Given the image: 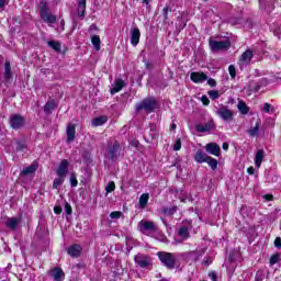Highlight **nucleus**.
Segmentation results:
<instances>
[{"instance_id":"13","label":"nucleus","mask_w":281,"mask_h":281,"mask_svg":"<svg viewBox=\"0 0 281 281\" xmlns=\"http://www.w3.org/2000/svg\"><path fill=\"white\" fill-rule=\"evenodd\" d=\"M140 36L142 33L139 32V29L135 27L131 31V44L133 47H137V45H139Z\"/></svg>"},{"instance_id":"32","label":"nucleus","mask_w":281,"mask_h":281,"mask_svg":"<svg viewBox=\"0 0 281 281\" xmlns=\"http://www.w3.org/2000/svg\"><path fill=\"white\" fill-rule=\"evenodd\" d=\"M15 150L16 153H25V150H27V145L21 140H18L15 143Z\"/></svg>"},{"instance_id":"1","label":"nucleus","mask_w":281,"mask_h":281,"mask_svg":"<svg viewBox=\"0 0 281 281\" xmlns=\"http://www.w3.org/2000/svg\"><path fill=\"white\" fill-rule=\"evenodd\" d=\"M137 229L140 234H146L148 236L149 234H157V232H159V226L153 221L142 220L138 223Z\"/></svg>"},{"instance_id":"54","label":"nucleus","mask_w":281,"mask_h":281,"mask_svg":"<svg viewBox=\"0 0 281 281\" xmlns=\"http://www.w3.org/2000/svg\"><path fill=\"white\" fill-rule=\"evenodd\" d=\"M65 210H66V214H71V212H72L71 205H69V203H66Z\"/></svg>"},{"instance_id":"30","label":"nucleus","mask_w":281,"mask_h":281,"mask_svg":"<svg viewBox=\"0 0 281 281\" xmlns=\"http://www.w3.org/2000/svg\"><path fill=\"white\" fill-rule=\"evenodd\" d=\"M36 172V165H31L22 170L23 177H27V175H34Z\"/></svg>"},{"instance_id":"41","label":"nucleus","mask_w":281,"mask_h":281,"mask_svg":"<svg viewBox=\"0 0 281 281\" xmlns=\"http://www.w3.org/2000/svg\"><path fill=\"white\" fill-rule=\"evenodd\" d=\"M207 93L211 100H218V98L221 97V94L218 93V90H210Z\"/></svg>"},{"instance_id":"34","label":"nucleus","mask_w":281,"mask_h":281,"mask_svg":"<svg viewBox=\"0 0 281 281\" xmlns=\"http://www.w3.org/2000/svg\"><path fill=\"white\" fill-rule=\"evenodd\" d=\"M85 12H87V4H78L77 14L79 19H85Z\"/></svg>"},{"instance_id":"57","label":"nucleus","mask_w":281,"mask_h":281,"mask_svg":"<svg viewBox=\"0 0 281 281\" xmlns=\"http://www.w3.org/2000/svg\"><path fill=\"white\" fill-rule=\"evenodd\" d=\"M209 277H210V279H211L212 281H216V280H217V277H216L215 272L209 273Z\"/></svg>"},{"instance_id":"35","label":"nucleus","mask_w":281,"mask_h":281,"mask_svg":"<svg viewBox=\"0 0 281 281\" xmlns=\"http://www.w3.org/2000/svg\"><path fill=\"white\" fill-rule=\"evenodd\" d=\"M91 43L97 52H100V36L93 35L91 37Z\"/></svg>"},{"instance_id":"36","label":"nucleus","mask_w":281,"mask_h":281,"mask_svg":"<svg viewBox=\"0 0 281 281\" xmlns=\"http://www.w3.org/2000/svg\"><path fill=\"white\" fill-rule=\"evenodd\" d=\"M44 12H49V7L47 5V0H42L40 2V14H43Z\"/></svg>"},{"instance_id":"39","label":"nucleus","mask_w":281,"mask_h":281,"mask_svg":"<svg viewBox=\"0 0 281 281\" xmlns=\"http://www.w3.org/2000/svg\"><path fill=\"white\" fill-rule=\"evenodd\" d=\"M177 213V206L173 207H162V214L167 216H172V214Z\"/></svg>"},{"instance_id":"51","label":"nucleus","mask_w":281,"mask_h":281,"mask_svg":"<svg viewBox=\"0 0 281 281\" xmlns=\"http://www.w3.org/2000/svg\"><path fill=\"white\" fill-rule=\"evenodd\" d=\"M274 247H277L278 249H281V238L280 237H277L274 239Z\"/></svg>"},{"instance_id":"58","label":"nucleus","mask_w":281,"mask_h":281,"mask_svg":"<svg viewBox=\"0 0 281 281\" xmlns=\"http://www.w3.org/2000/svg\"><path fill=\"white\" fill-rule=\"evenodd\" d=\"M211 263H212V258L210 257L203 261V265H205V267H210Z\"/></svg>"},{"instance_id":"60","label":"nucleus","mask_w":281,"mask_h":281,"mask_svg":"<svg viewBox=\"0 0 281 281\" xmlns=\"http://www.w3.org/2000/svg\"><path fill=\"white\" fill-rule=\"evenodd\" d=\"M247 172H248V175H254L256 172V169H254V167H249L247 169Z\"/></svg>"},{"instance_id":"7","label":"nucleus","mask_w":281,"mask_h":281,"mask_svg":"<svg viewBox=\"0 0 281 281\" xmlns=\"http://www.w3.org/2000/svg\"><path fill=\"white\" fill-rule=\"evenodd\" d=\"M9 124L11 128L19 131L25 126V119L21 114H13L10 116Z\"/></svg>"},{"instance_id":"53","label":"nucleus","mask_w":281,"mask_h":281,"mask_svg":"<svg viewBox=\"0 0 281 281\" xmlns=\"http://www.w3.org/2000/svg\"><path fill=\"white\" fill-rule=\"evenodd\" d=\"M207 85L210 87H216V80H214L213 78H210V79H207Z\"/></svg>"},{"instance_id":"17","label":"nucleus","mask_w":281,"mask_h":281,"mask_svg":"<svg viewBox=\"0 0 281 281\" xmlns=\"http://www.w3.org/2000/svg\"><path fill=\"white\" fill-rule=\"evenodd\" d=\"M66 135H67L68 144L74 142V139H76V125L68 124L67 130H66Z\"/></svg>"},{"instance_id":"29","label":"nucleus","mask_w":281,"mask_h":281,"mask_svg":"<svg viewBox=\"0 0 281 281\" xmlns=\"http://www.w3.org/2000/svg\"><path fill=\"white\" fill-rule=\"evenodd\" d=\"M108 120L106 116H99L92 121V126H102L103 124H106Z\"/></svg>"},{"instance_id":"59","label":"nucleus","mask_w":281,"mask_h":281,"mask_svg":"<svg viewBox=\"0 0 281 281\" xmlns=\"http://www.w3.org/2000/svg\"><path fill=\"white\" fill-rule=\"evenodd\" d=\"M54 212L55 214H60L63 212V209L60 206H55Z\"/></svg>"},{"instance_id":"43","label":"nucleus","mask_w":281,"mask_h":281,"mask_svg":"<svg viewBox=\"0 0 281 281\" xmlns=\"http://www.w3.org/2000/svg\"><path fill=\"white\" fill-rule=\"evenodd\" d=\"M280 262V255H272L270 258V266L278 265Z\"/></svg>"},{"instance_id":"4","label":"nucleus","mask_w":281,"mask_h":281,"mask_svg":"<svg viewBox=\"0 0 281 281\" xmlns=\"http://www.w3.org/2000/svg\"><path fill=\"white\" fill-rule=\"evenodd\" d=\"M215 113L221 120H224V122H232V120H234V112L229 110L227 105H221Z\"/></svg>"},{"instance_id":"26","label":"nucleus","mask_w":281,"mask_h":281,"mask_svg":"<svg viewBox=\"0 0 281 281\" xmlns=\"http://www.w3.org/2000/svg\"><path fill=\"white\" fill-rule=\"evenodd\" d=\"M237 109L241 113V115H247V113H249V106H247V103H245V101H239L237 104Z\"/></svg>"},{"instance_id":"55","label":"nucleus","mask_w":281,"mask_h":281,"mask_svg":"<svg viewBox=\"0 0 281 281\" xmlns=\"http://www.w3.org/2000/svg\"><path fill=\"white\" fill-rule=\"evenodd\" d=\"M263 111H266V113H269V111H271V104L265 103L263 104Z\"/></svg>"},{"instance_id":"44","label":"nucleus","mask_w":281,"mask_h":281,"mask_svg":"<svg viewBox=\"0 0 281 281\" xmlns=\"http://www.w3.org/2000/svg\"><path fill=\"white\" fill-rule=\"evenodd\" d=\"M261 87H262V83H260V82H252L250 85L251 91H255V92H258V90L261 89Z\"/></svg>"},{"instance_id":"22","label":"nucleus","mask_w":281,"mask_h":281,"mask_svg":"<svg viewBox=\"0 0 281 281\" xmlns=\"http://www.w3.org/2000/svg\"><path fill=\"white\" fill-rule=\"evenodd\" d=\"M262 159H265V150L259 149V150H257L256 156H255L256 168H260V166H262Z\"/></svg>"},{"instance_id":"12","label":"nucleus","mask_w":281,"mask_h":281,"mask_svg":"<svg viewBox=\"0 0 281 281\" xmlns=\"http://www.w3.org/2000/svg\"><path fill=\"white\" fill-rule=\"evenodd\" d=\"M205 150L206 153H209L210 155H214L215 157L221 156V147L216 143L206 144Z\"/></svg>"},{"instance_id":"50","label":"nucleus","mask_w":281,"mask_h":281,"mask_svg":"<svg viewBox=\"0 0 281 281\" xmlns=\"http://www.w3.org/2000/svg\"><path fill=\"white\" fill-rule=\"evenodd\" d=\"M201 102L204 104V106H207L210 104V99H207V95H202Z\"/></svg>"},{"instance_id":"15","label":"nucleus","mask_w":281,"mask_h":281,"mask_svg":"<svg viewBox=\"0 0 281 281\" xmlns=\"http://www.w3.org/2000/svg\"><path fill=\"white\" fill-rule=\"evenodd\" d=\"M40 15L44 23H56V15L52 14V11H45L44 13H40Z\"/></svg>"},{"instance_id":"33","label":"nucleus","mask_w":281,"mask_h":281,"mask_svg":"<svg viewBox=\"0 0 281 281\" xmlns=\"http://www.w3.org/2000/svg\"><path fill=\"white\" fill-rule=\"evenodd\" d=\"M148 199H149V195L148 193H143L139 198V206L142 209L146 207V205H148Z\"/></svg>"},{"instance_id":"40","label":"nucleus","mask_w":281,"mask_h":281,"mask_svg":"<svg viewBox=\"0 0 281 281\" xmlns=\"http://www.w3.org/2000/svg\"><path fill=\"white\" fill-rule=\"evenodd\" d=\"M48 47H52L55 52H60V43L55 41H48Z\"/></svg>"},{"instance_id":"3","label":"nucleus","mask_w":281,"mask_h":281,"mask_svg":"<svg viewBox=\"0 0 281 281\" xmlns=\"http://www.w3.org/2000/svg\"><path fill=\"white\" fill-rule=\"evenodd\" d=\"M134 262L140 269H148L153 265L150 257L148 255L138 254L134 257Z\"/></svg>"},{"instance_id":"27","label":"nucleus","mask_w":281,"mask_h":281,"mask_svg":"<svg viewBox=\"0 0 281 281\" xmlns=\"http://www.w3.org/2000/svg\"><path fill=\"white\" fill-rule=\"evenodd\" d=\"M12 78V67L10 66V61L4 63V79L10 80Z\"/></svg>"},{"instance_id":"18","label":"nucleus","mask_w":281,"mask_h":281,"mask_svg":"<svg viewBox=\"0 0 281 281\" xmlns=\"http://www.w3.org/2000/svg\"><path fill=\"white\" fill-rule=\"evenodd\" d=\"M19 223H21V218L19 217H9L7 218V222H5V226L9 228V229H16V227H19Z\"/></svg>"},{"instance_id":"11","label":"nucleus","mask_w":281,"mask_h":281,"mask_svg":"<svg viewBox=\"0 0 281 281\" xmlns=\"http://www.w3.org/2000/svg\"><path fill=\"white\" fill-rule=\"evenodd\" d=\"M56 172L59 177H67V172H69V160H61Z\"/></svg>"},{"instance_id":"10","label":"nucleus","mask_w":281,"mask_h":281,"mask_svg":"<svg viewBox=\"0 0 281 281\" xmlns=\"http://www.w3.org/2000/svg\"><path fill=\"white\" fill-rule=\"evenodd\" d=\"M190 78L195 85H201V82L207 80V75L205 72L193 71L190 74Z\"/></svg>"},{"instance_id":"63","label":"nucleus","mask_w":281,"mask_h":281,"mask_svg":"<svg viewBox=\"0 0 281 281\" xmlns=\"http://www.w3.org/2000/svg\"><path fill=\"white\" fill-rule=\"evenodd\" d=\"M78 5H87V0H78Z\"/></svg>"},{"instance_id":"64","label":"nucleus","mask_w":281,"mask_h":281,"mask_svg":"<svg viewBox=\"0 0 281 281\" xmlns=\"http://www.w3.org/2000/svg\"><path fill=\"white\" fill-rule=\"evenodd\" d=\"M263 199H267V201H271L273 199V195L266 194Z\"/></svg>"},{"instance_id":"42","label":"nucleus","mask_w":281,"mask_h":281,"mask_svg":"<svg viewBox=\"0 0 281 281\" xmlns=\"http://www.w3.org/2000/svg\"><path fill=\"white\" fill-rule=\"evenodd\" d=\"M255 280H256V281H262V280H265V271H263V270H258V271L256 272Z\"/></svg>"},{"instance_id":"48","label":"nucleus","mask_w":281,"mask_h":281,"mask_svg":"<svg viewBox=\"0 0 281 281\" xmlns=\"http://www.w3.org/2000/svg\"><path fill=\"white\" fill-rule=\"evenodd\" d=\"M70 186L71 188H76L78 186V179H76L75 175L70 176Z\"/></svg>"},{"instance_id":"52","label":"nucleus","mask_w":281,"mask_h":281,"mask_svg":"<svg viewBox=\"0 0 281 281\" xmlns=\"http://www.w3.org/2000/svg\"><path fill=\"white\" fill-rule=\"evenodd\" d=\"M59 25H60V27L57 29V31L65 32V20H60Z\"/></svg>"},{"instance_id":"5","label":"nucleus","mask_w":281,"mask_h":281,"mask_svg":"<svg viewBox=\"0 0 281 281\" xmlns=\"http://www.w3.org/2000/svg\"><path fill=\"white\" fill-rule=\"evenodd\" d=\"M158 258L168 269H175V255L170 252H158Z\"/></svg>"},{"instance_id":"8","label":"nucleus","mask_w":281,"mask_h":281,"mask_svg":"<svg viewBox=\"0 0 281 281\" xmlns=\"http://www.w3.org/2000/svg\"><path fill=\"white\" fill-rule=\"evenodd\" d=\"M120 150H122V146L120 145V143H114L113 146L109 148V151H108L109 159H111L112 161H115V159L120 157Z\"/></svg>"},{"instance_id":"31","label":"nucleus","mask_w":281,"mask_h":281,"mask_svg":"<svg viewBox=\"0 0 281 281\" xmlns=\"http://www.w3.org/2000/svg\"><path fill=\"white\" fill-rule=\"evenodd\" d=\"M205 164H209V166L212 170H216V168H218V160H216L210 156H209V158H206Z\"/></svg>"},{"instance_id":"37","label":"nucleus","mask_w":281,"mask_h":281,"mask_svg":"<svg viewBox=\"0 0 281 281\" xmlns=\"http://www.w3.org/2000/svg\"><path fill=\"white\" fill-rule=\"evenodd\" d=\"M65 183V177H59V178H56L53 182V188L55 190H58V188H60V186Z\"/></svg>"},{"instance_id":"21","label":"nucleus","mask_w":281,"mask_h":281,"mask_svg":"<svg viewBox=\"0 0 281 281\" xmlns=\"http://www.w3.org/2000/svg\"><path fill=\"white\" fill-rule=\"evenodd\" d=\"M124 80L117 79L113 86V88L110 90V93L112 95H115V93H120L121 89H124Z\"/></svg>"},{"instance_id":"47","label":"nucleus","mask_w":281,"mask_h":281,"mask_svg":"<svg viewBox=\"0 0 281 281\" xmlns=\"http://www.w3.org/2000/svg\"><path fill=\"white\" fill-rule=\"evenodd\" d=\"M228 72H229V76H231V78H236V67H234V65H231L229 67H228Z\"/></svg>"},{"instance_id":"20","label":"nucleus","mask_w":281,"mask_h":281,"mask_svg":"<svg viewBox=\"0 0 281 281\" xmlns=\"http://www.w3.org/2000/svg\"><path fill=\"white\" fill-rule=\"evenodd\" d=\"M251 58H254V52H251V49H247L241 54L240 61L244 63V65H249V63H251Z\"/></svg>"},{"instance_id":"2","label":"nucleus","mask_w":281,"mask_h":281,"mask_svg":"<svg viewBox=\"0 0 281 281\" xmlns=\"http://www.w3.org/2000/svg\"><path fill=\"white\" fill-rule=\"evenodd\" d=\"M155 109H157V100L153 97L146 98L136 105V111H145V113H153Z\"/></svg>"},{"instance_id":"24","label":"nucleus","mask_w":281,"mask_h":281,"mask_svg":"<svg viewBox=\"0 0 281 281\" xmlns=\"http://www.w3.org/2000/svg\"><path fill=\"white\" fill-rule=\"evenodd\" d=\"M205 256V249L200 248L196 250H193L190 252V257L192 258V260H194L196 262V260H199V258Z\"/></svg>"},{"instance_id":"23","label":"nucleus","mask_w":281,"mask_h":281,"mask_svg":"<svg viewBox=\"0 0 281 281\" xmlns=\"http://www.w3.org/2000/svg\"><path fill=\"white\" fill-rule=\"evenodd\" d=\"M178 235L180 236V238H182L183 240H188V238H190V227L188 226H181L178 231Z\"/></svg>"},{"instance_id":"56","label":"nucleus","mask_w":281,"mask_h":281,"mask_svg":"<svg viewBox=\"0 0 281 281\" xmlns=\"http://www.w3.org/2000/svg\"><path fill=\"white\" fill-rule=\"evenodd\" d=\"M162 12H164V18L168 19V12H170V9L168 7H165Z\"/></svg>"},{"instance_id":"6","label":"nucleus","mask_w":281,"mask_h":281,"mask_svg":"<svg viewBox=\"0 0 281 281\" xmlns=\"http://www.w3.org/2000/svg\"><path fill=\"white\" fill-rule=\"evenodd\" d=\"M210 47L212 52H223V49H229L232 47V42L229 40L210 41Z\"/></svg>"},{"instance_id":"14","label":"nucleus","mask_w":281,"mask_h":281,"mask_svg":"<svg viewBox=\"0 0 281 281\" xmlns=\"http://www.w3.org/2000/svg\"><path fill=\"white\" fill-rule=\"evenodd\" d=\"M50 276L54 281H64L65 280V272L60 268H54L50 270Z\"/></svg>"},{"instance_id":"46","label":"nucleus","mask_w":281,"mask_h":281,"mask_svg":"<svg viewBox=\"0 0 281 281\" xmlns=\"http://www.w3.org/2000/svg\"><path fill=\"white\" fill-rule=\"evenodd\" d=\"M115 190V182H109L108 186L105 187V191L108 193H111Z\"/></svg>"},{"instance_id":"38","label":"nucleus","mask_w":281,"mask_h":281,"mask_svg":"<svg viewBox=\"0 0 281 281\" xmlns=\"http://www.w3.org/2000/svg\"><path fill=\"white\" fill-rule=\"evenodd\" d=\"M259 131H260V124L256 123L255 127L248 131V134L250 135V137H257Z\"/></svg>"},{"instance_id":"9","label":"nucleus","mask_w":281,"mask_h":281,"mask_svg":"<svg viewBox=\"0 0 281 281\" xmlns=\"http://www.w3.org/2000/svg\"><path fill=\"white\" fill-rule=\"evenodd\" d=\"M215 128H216V125L214 124V121H209L204 125L203 124L195 125V131H198V133H210V131H214Z\"/></svg>"},{"instance_id":"49","label":"nucleus","mask_w":281,"mask_h":281,"mask_svg":"<svg viewBox=\"0 0 281 281\" xmlns=\"http://www.w3.org/2000/svg\"><path fill=\"white\" fill-rule=\"evenodd\" d=\"M173 150H181V138H177L173 145Z\"/></svg>"},{"instance_id":"28","label":"nucleus","mask_w":281,"mask_h":281,"mask_svg":"<svg viewBox=\"0 0 281 281\" xmlns=\"http://www.w3.org/2000/svg\"><path fill=\"white\" fill-rule=\"evenodd\" d=\"M54 109H56V101L54 100L47 101L46 104L44 105V112L46 113H52Z\"/></svg>"},{"instance_id":"45","label":"nucleus","mask_w":281,"mask_h":281,"mask_svg":"<svg viewBox=\"0 0 281 281\" xmlns=\"http://www.w3.org/2000/svg\"><path fill=\"white\" fill-rule=\"evenodd\" d=\"M110 218L115 220V218H122V212L121 211H114L110 213Z\"/></svg>"},{"instance_id":"19","label":"nucleus","mask_w":281,"mask_h":281,"mask_svg":"<svg viewBox=\"0 0 281 281\" xmlns=\"http://www.w3.org/2000/svg\"><path fill=\"white\" fill-rule=\"evenodd\" d=\"M210 156H207V154L203 153V150L199 149L195 155H194V161H196V164H205L207 161V158Z\"/></svg>"},{"instance_id":"16","label":"nucleus","mask_w":281,"mask_h":281,"mask_svg":"<svg viewBox=\"0 0 281 281\" xmlns=\"http://www.w3.org/2000/svg\"><path fill=\"white\" fill-rule=\"evenodd\" d=\"M81 252H82V247L78 244H75L68 248V255L71 258H78V256H80Z\"/></svg>"},{"instance_id":"61","label":"nucleus","mask_w":281,"mask_h":281,"mask_svg":"<svg viewBox=\"0 0 281 281\" xmlns=\"http://www.w3.org/2000/svg\"><path fill=\"white\" fill-rule=\"evenodd\" d=\"M5 1L7 0H0V10H3L5 8Z\"/></svg>"},{"instance_id":"25","label":"nucleus","mask_w":281,"mask_h":281,"mask_svg":"<svg viewBox=\"0 0 281 281\" xmlns=\"http://www.w3.org/2000/svg\"><path fill=\"white\" fill-rule=\"evenodd\" d=\"M149 139H157L159 137V132H157V126L150 125V128L147 131Z\"/></svg>"},{"instance_id":"62","label":"nucleus","mask_w":281,"mask_h":281,"mask_svg":"<svg viewBox=\"0 0 281 281\" xmlns=\"http://www.w3.org/2000/svg\"><path fill=\"white\" fill-rule=\"evenodd\" d=\"M222 148L223 150H229V144L223 143Z\"/></svg>"}]
</instances>
